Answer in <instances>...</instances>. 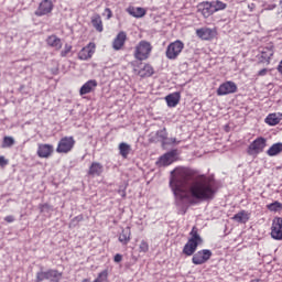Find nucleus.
I'll return each instance as SVG.
<instances>
[{
    "mask_svg": "<svg viewBox=\"0 0 282 282\" xmlns=\"http://www.w3.org/2000/svg\"><path fill=\"white\" fill-rule=\"evenodd\" d=\"M124 43H127V33L124 31H120L112 42V47L116 51L122 50V47H124Z\"/></svg>",
    "mask_w": 282,
    "mask_h": 282,
    "instance_id": "18",
    "label": "nucleus"
},
{
    "mask_svg": "<svg viewBox=\"0 0 282 282\" xmlns=\"http://www.w3.org/2000/svg\"><path fill=\"white\" fill-rule=\"evenodd\" d=\"M4 221H7V224H12V221H14V216L4 217Z\"/></svg>",
    "mask_w": 282,
    "mask_h": 282,
    "instance_id": "45",
    "label": "nucleus"
},
{
    "mask_svg": "<svg viewBox=\"0 0 282 282\" xmlns=\"http://www.w3.org/2000/svg\"><path fill=\"white\" fill-rule=\"evenodd\" d=\"M237 84L235 82H225L217 89V96H228V94H236Z\"/></svg>",
    "mask_w": 282,
    "mask_h": 282,
    "instance_id": "12",
    "label": "nucleus"
},
{
    "mask_svg": "<svg viewBox=\"0 0 282 282\" xmlns=\"http://www.w3.org/2000/svg\"><path fill=\"white\" fill-rule=\"evenodd\" d=\"M181 98H182V96L180 95V93H173V94L167 95L165 97L167 107H177V105H180Z\"/></svg>",
    "mask_w": 282,
    "mask_h": 282,
    "instance_id": "24",
    "label": "nucleus"
},
{
    "mask_svg": "<svg viewBox=\"0 0 282 282\" xmlns=\"http://www.w3.org/2000/svg\"><path fill=\"white\" fill-rule=\"evenodd\" d=\"M109 276V272L107 270L101 271L97 279L94 280V282H102V281H107V278Z\"/></svg>",
    "mask_w": 282,
    "mask_h": 282,
    "instance_id": "37",
    "label": "nucleus"
},
{
    "mask_svg": "<svg viewBox=\"0 0 282 282\" xmlns=\"http://www.w3.org/2000/svg\"><path fill=\"white\" fill-rule=\"evenodd\" d=\"M95 87H98V82H96V79H90V80L86 82L79 89L80 96L91 94L94 91Z\"/></svg>",
    "mask_w": 282,
    "mask_h": 282,
    "instance_id": "19",
    "label": "nucleus"
},
{
    "mask_svg": "<svg viewBox=\"0 0 282 282\" xmlns=\"http://www.w3.org/2000/svg\"><path fill=\"white\" fill-rule=\"evenodd\" d=\"M175 197V204L181 208L182 215H186L188 204L195 206L202 202H213L217 195V184L213 176L200 175L195 177V171L180 169L170 180Z\"/></svg>",
    "mask_w": 282,
    "mask_h": 282,
    "instance_id": "1",
    "label": "nucleus"
},
{
    "mask_svg": "<svg viewBox=\"0 0 282 282\" xmlns=\"http://www.w3.org/2000/svg\"><path fill=\"white\" fill-rule=\"evenodd\" d=\"M39 210L40 213H50L52 210H54V207H52V205L45 203V204H40L39 205Z\"/></svg>",
    "mask_w": 282,
    "mask_h": 282,
    "instance_id": "35",
    "label": "nucleus"
},
{
    "mask_svg": "<svg viewBox=\"0 0 282 282\" xmlns=\"http://www.w3.org/2000/svg\"><path fill=\"white\" fill-rule=\"evenodd\" d=\"M196 36L202 41H213L217 36V30L210 28H200L196 30Z\"/></svg>",
    "mask_w": 282,
    "mask_h": 282,
    "instance_id": "11",
    "label": "nucleus"
},
{
    "mask_svg": "<svg viewBox=\"0 0 282 282\" xmlns=\"http://www.w3.org/2000/svg\"><path fill=\"white\" fill-rule=\"evenodd\" d=\"M182 50H184V42L176 40L175 42H172L166 47V58L169 61H175L182 54Z\"/></svg>",
    "mask_w": 282,
    "mask_h": 282,
    "instance_id": "4",
    "label": "nucleus"
},
{
    "mask_svg": "<svg viewBox=\"0 0 282 282\" xmlns=\"http://www.w3.org/2000/svg\"><path fill=\"white\" fill-rule=\"evenodd\" d=\"M127 12L130 17H134V19H142L147 14V10L142 7H129Z\"/></svg>",
    "mask_w": 282,
    "mask_h": 282,
    "instance_id": "20",
    "label": "nucleus"
},
{
    "mask_svg": "<svg viewBox=\"0 0 282 282\" xmlns=\"http://www.w3.org/2000/svg\"><path fill=\"white\" fill-rule=\"evenodd\" d=\"M76 144V141L74 140V137H64L59 140L56 152L57 153H69L74 149V145Z\"/></svg>",
    "mask_w": 282,
    "mask_h": 282,
    "instance_id": "6",
    "label": "nucleus"
},
{
    "mask_svg": "<svg viewBox=\"0 0 282 282\" xmlns=\"http://www.w3.org/2000/svg\"><path fill=\"white\" fill-rule=\"evenodd\" d=\"M119 241L122 246H127L131 241V227H126L121 230Z\"/></svg>",
    "mask_w": 282,
    "mask_h": 282,
    "instance_id": "23",
    "label": "nucleus"
},
{
    "mask_svg": "<svg viewBox=\"0 0 282 282\" xmlns=\"http://www.w3.org/2000/svg\"><path fill=\"white\" fill-rule=\"evenodd\" d=\"M139 252H149V242L145 240H142L140 246H139Z\"/></svg>",
    "mask_w": 282,
    "mask_h": 282,
    "instance_id": "39",
    "label": "nucleus"
},
{
    "mask_svg": "<svg viewBox=\"0 0 282 282\" xmlns=\"http://www.w3.org/2000/svg\"><path fill=\"white\" fill-rule=\"evenodd\" d=\"M279 153H282V143H281V142L274 143V144L267 151V154H268L270 158H274V155H279Z\"/></svg>",
    "mask_w": 282,
    "mask_h": 282,
    "instance_id": "29",
    "label": "nucleus"
},
{
    "mask_svg": "<svg viewBox=\"0 0 282 282\" xmlns=\"http://www.w3.org/2000/svg\"><path fill=\"white\" fill-rule=\"evenodd\" d=\"M85 217L83 215L74 217L69 223V228H72V226L75 228V226H78V224H80V221H83Z\"/></svg>",
    "mask_w": 282,
    "mask_h": 282,
    "instance_id": "36",
    "label": "nucleus"
},
{
    "mask_svg": "<svg viewBox=\"0 0 282 282\" xmlns=\"http://www.w3.org/2000/svg\"><path fill=\"white\" fill-rule=\"evenodd\" d=\"M0 166H8V160H6V156L0 155Z\"/></svg>",
    "mask_w": 282,
    "mask_h": 282,
    "instance_id": "41",
    "label": "nucleus"
},
{
    "mask_svg": "<svg viewBox=\"0 0 282 282\" xmlns=\"http://www.w3.org/2000/svg\"><path fill=\"white\" fill-rule=\"evenodd\" d=\"M91 25L93 28H95L97 32H102L104 28H102V19L100 18V14H95L91 18Z\"/></svg>",
    "mask_w": 282,
    "mask_h": 282,
    "instance_id": "28",
    "label": "nucleus"
},
{
    "mask_svg": "<svg viewBox=\"0 0 282 282\" xmlns=\"http://www.w3.org/2000/svg\"><path fill=\"white\" fill-rule=\"evenodd\" d=\"M152 51L151 42L142 40L134 48V58L137 61H147L151 56Z\"/></svg>",
    "mask_w": 282,
    "mask_h": 282,
    "instance_id": "3",
    "label": "nucleus"
},
{
    "mask_svg": "<svg viewBox=\"0 0 282 282\" xmlns=\"http://www.w3.org/2000/svg\"><path fill=\"white\" fill-rule=\"evenodd\" d=\"M115 263H120V261H122V254L117 253L113 258Z\"/></svg>",
    "mask_w": 282,
    "mask_h": 282,
    "instance_id": "43",
    "label": "nucleus"
},
{
    "mask_svg": "<svg viewBox=\"0 0 282 282\" xmlns=\"http://www.w3.org/2000/svg\"><path fill=\"white\" fill-rule=\"evenodd\" d=\"M69 52H72V45L65 44L64 50L61 52V56L65 58Z\"/></svg>",
    "mask_w": 282,
    "mask_h": 282,
    "instance_id": "40",
    "label": "nucleus"
},
{
    "mask_svg": "<svg viewBox=\"0 0 282 282\" xmlns=\"http://www.w3.org/2000/svg\"><path fill=\"white\" fill-rule=\"evenodd\" d=\"M276 69H278V72H279V74H281V76H282V59H281V62L279 63Z\"/></svg>",
    "mask_w": 282,
    "mask_h": 282,
    "instance_id": "47",
    "label": "nucleus"
},
{
    "mask_svg": "<svg viewBox=\"0 0 282 282\" xmlns=\"http://www.w3.org/2000/svg\"><path fill=\"white\" fill-rule=\"evenodd\" d=\"M61 279H63V272H61V271H58L56 269H48L47 281L61 282Z\"/></svg>",
    "mask_w": 282,
    "mask_h": 282,
    "instance_id": "26",
    "label": "nucleus"
},
{
    "mask_svg": "<svg viewBox=\"0 0 282 282\" xmlns=\"http://www.w3.org/2000/svg\"><path fill=\"white\" fill-rule=\"evenodd\" d=\"M197 12H200L204 19H208V17H213V14H215L213 4L212 2H208V1L199 3Z\"/></svg>",
    "mask_w": 282,
    "mask_h": 282,
    "instance_id": "16",
    "label": "nucleus"
},
{
    "mask_svg": "<svg viewBox=\"0 0 282 282\" xmlns=\"http://www.w3.org/2000/svg\"><path fill=\"white\" fill-rule=\"evenodd\" d=\"M46 43L50 47H54V50L58 51L63 47V42L61 41V39L56 35H50L46 39Z\"/></svg>",
    "mask_w": 282,
    "mask_h": 282,
    "instance_id": "22",
    "label": "nucleus"
},
{
    "mask_svg": "<svg viewBox=\"0 0 282 282\" xmlns=\"http://www.w3.org/2000/svg\"><path fill=\"white\" fill-rule=\"evenodd\" d=\"M166 142H170L167 144H180V141H177L176 138H170L169 141H166Z\"/></svg>",
    "mask_w": 282,
    "mask_h": 282,
    "instance_id": "44",
    "label": "nucleus"
},
{
    "mask_svg": "<svg viewBox=\"0 0 282 282\" xmlns=\"http://www.w3.org/2000/svg\"><path fill=\"white\" fill-rule=\"evenodd\" d=\"M267 208L271 213H279L282 210V203H280L279 200H275V202L267 205Z\"/></svg>",
    "mask_w": 282,
    "mask_h": 282,
    "instance_id": "33",
    "label": "nucleus"
},
{
    "mask_svg": "<svg viewBox=\"0 0 282 282\" xmlns=\"http://www.w3.org/2000/svg\"><path fill=\"white\" fill-rule=\"evenodd\" d=\"M271 238L275 241H282V217H275L272 220Z\"/></svg>",
    "mask_w": 282,
    "mask_h": 282,
    "instance_id": "8",
    "label": "nucleus"
},
{
    "mask_svg": "<svg viewBox=\"0 0 282 282\" xmlns=\"http://www.w3.org/2000/svg\"><path fill=\"white\" fill-rule=\"evenodd\" d=\"M232 219L238 224H248V221H250V214H248L246 210H240L234 215Z\"/></svg>",
    "mask_w": 282,
    "mask_h": 282,
    "instance_id": "25",
    "label": "nucleus"
},
{
    "mask_svg": "<svg viewBox=\"0 0 282 282\" xmlns=\"http://www.w3.org/2000/svg\"><path fill=\"white\" fill-rule=\"evenodd\" d=\"M154 73L155 70L153 69V66H151V64H145L144 67L139 70V76L141 78H150Z\"/></svg>",
    "mask_w": 282,
    "mask_h": 282,
    "instance_id": "27",
    "label": "nucleus"
},
{
    "mask_svg": "<svg viewBox=\"0 0 282 282\" xmlns=\"http://www.w3.org/2000/svg\"><path fill=\"white\" fill-rule=\"evenodd\" d=\"M210 3L214 12H219V10H226V8H228V4L221 2L220 0H216Z\"/></svg>",
    "mask_w": 282,
    "mask_h": 282,
    "instance_id": "32",
    "label": "nucleus"
},
{
    "mask_svg": "<svg viewBox=\"0 0 282 282\" xmlns=\"http://www.w3.org/2000/svg\"><path fill=\"white\" fill-rule=\"evenodd\" d=\"M177 158V149L171 150L159 158L158 165L159 166H171L173 162H175Z\"/></svg>",
    "mask_w": 282,
    "mask_h": 282,
    "instance_id": "9",
    "label": "nucleus"
},
{
    "mask_svg": "<svg viewBox=\"0 0 282 282\" xmlns=\"http://www.w3.org/2000/svg\"><path fill=\"white\" fill-rule=\"evenodd\" d=\"M150 140L151 142H161L162 147L170 144V142H166L169 140V132H166V128L156 131L155 135H153Z\"/></svg>",
    "mask_w": 282,
    "mask_h": 282,
    "instance_id": "15",
    "label": "nucleus"
},
{
    "mask_svg": "<svg viewBox=\"0 0 282 282\" xmlns=\"http://www.w3.org/2000/svg\"><path fill=\"white\" fill-rule=\"evenodd\" d=\"M119 195H121V197H127V192H124V189H119Z\"/></svg>",
    "mask_w": 282,
    "mask_h": 282,
    "instance_id": "48",
    "label": "nucleus"
},
{
    "mask_svg": "<svg viewBox=\"0 0 282 282\" xmlns=\"http://www.w3.org/2000/svg\"><path fill=\"white\" fill-rule=\"evenodd\" d=\"M82 282H89V280H87V279H84Z\"/></svg>",
    "mask_w": 282,
    "mask_h": 282,
    "instance_id": "49",
    "label": "nucleus"
},
{
    "mask_svg": "<svg viewBox=\"0 0 282 282\" xmlns=\"http://www.w3.org/2000/svg\"><path fill=\"white\" fill-rule=\"evenodd\" d=\"M47 278H48V270L47 271H39L36 273L35 282L47 281Z\"/></svg>",
    "mask_w": 282,
    "mask_h": 282,
    "instance_id": "34",
    "label": "nucleus"
},
{
    "mask_svg": "<svg viewBox=\"0 0 282 282\" xmlns=\"http://www.w3.org/2000/svg\"><path fill=\"white\" fill-rule=\"evenodd\" d=\"M2 147H14V138L12 137H4L3 138V142H2Z\"/></svg>",
    "mask_w": 282,
    "mask_h": 282,
    "instance_id": "38",
    "label": "nucleus"
},
{
    "mask_svg": "<svg viewBox=\"0 0 282 282\" xmlns=\"http://www.w3.org/2000/svg\"><path fill=\"white\" fill-rule=\"evenodd\" d=\"M280 122H281V119L276 117V113H270L265 118V123L269 124L270 127H276V124H279Z\"/></svg>",
    "mask_w": 282,
    "mask_h": 282,
    "instance_id": "31",
    "label": "nucleus"
},
{
    "mask_svg": "<svg viewBox=\"0 0 282 282\" xmlns=\"http://www.w3.org/2000/svg\"><path fill=\"white\" fill-rule=\"evenodd\" d=\"M96 44L89 43L86 47H83L78 53L79 61H89L94 56Z\"/></svg>",
    "mask_w": 282,
    "mask_h": 282,
    "instance_id": "14",
    "label": "nucleus"
},
{
    "mask_svg": "<svg viewBox=\"0 0 282 282\" xmlns=\"http://www.w3.org/2000/svg\"><path fill=\"white\" fill-rule=\"evenodd\" d=\"M54 10V3L52 0H43L40 4L37 10L34 12L35 17H45L50 14Z\"/></svg>",
    "mask_w": 282,
    "mask_h": 282,
    "instance_id": "10",
    "label": "nucleus"
},
{
    "mask_svg": "<svg viewBox=\"0 0 282 282\" xmlns=\"http://www.w3.org/2000/svg\"><path fill=\"white\" fill-rule=\"evenodd\" d=\"M265 74H268V68H262L259 70L258 76H265Z\"/></svg>",
    "mask_w": 282,
    "mask_h": 282,
    "instance_id": "46",
    "label": "nucleus"
},
{
    "mask_svg": "<svg viewBox=\"0 0 282 282\" xmlns=\"http://www.w3.org/2000/svg\"><path fill=\"white\" fill-rule=\"evenodd\" d=\"M119 153L122 158H129V153H131V145L129 143L122 142L119 144Z\"/></svg>",
    "mask_w": 282,
    "mask_h": 282,
    "instance_id": "30",
    "label": "nucleus"
},
{
    "mask_svg": "<svg viewBox=\"0 0 282 282\" xmlns=\"http://www.w3.org/2000/svg\"><path fill=\"white\" fill-rule=\"evenodd\" d=\"M193 254L192 263H194V265H204V263L213 257V251H210V249H203Z\"/></svg>",
    "mask_w": 282,
    "mask_h": 282,
    "instance_id": "7",
    "label": "nucleus"
},
{
    "mask_svg": "<svg viewBox=\"0 0 282 282\" xmlns=\"http://www.w3.org/2000/svg\"><path fill=\"white\" fill-rule=\"evenodd\" d=\"M268 144V140L263 137L257 138L253 142H251L247 149L248 155H259V153H263V149H265Z\"/></svg>",
    "mask_w": 282,
    "mask_h": 282,
    "instance_id": "5",
    "label": "nucleus"
},
{
    "mask_svg": "<svg viewBox=\"0 0 282 282\" xmlns=\"http://www.w3.org/2000/svg\"><path fill=\"white\" fill-rule=\"evenodd\" d=\"M105 14H107V19H111L113 17V13L111 12V9H109V8L105 9Z\"/></svg>",
    "mask_w": 282,
    "mask_h": 282,
    "instance_id": "42",
    "label": "nucleus"
},
{
    "mask_svg": "<svg viewBox=\"0 0 282 282\" xmlns=\"http://www.w3.org/2000/svg\"><path fill=\"white\" fill-rule=\"evenodd\" d=\"M52 153H54V145L50 143H40L37 147V155L40 158H44L47 160V158H52Z\"/></svg>",
    "mask_w": 282,
    "mask_h": 282,
    "instance_id": "13",
    "label": "nucleus"
},
{
    "mask_svg": "<svg viewBox=\"0 0 282 282\" xmlns=\"http://www.w3.org/2000/svg\"><path fill=\"white\" fill-rule=\"evenodd\" d=\"M191 238L183 247V254L186 257H193L197 251V247L204 243V239L199 236V230L194 226L189 232Z\"/></svg>",
    "mask_w": 282,
    "mask_h": 282,
    "instance_id": "2",
    "label": "nucleus"
},
{
    "mask_svg": "<svg viewBox=\"0 0 282 282\" xmlns=\"http://www.w3.org/2000/svg\"><path fill=\"white\" fill-rule=\"evenodd\" d=\"M274 56V45L265 46L261 51V56L259 57L260 63H268L270 65V61Z\"/></svg>",
    "mask_w": 282,
    "mask_h": 282,
    "instance_id": "17",
    "label": "nucleus"
},
{
    "mask_svg": "<svg viewBox=\"0 0 282 282\" xmlns=\"http://www.w3.org/2000/svg\"><path fill=\"white\" fill-rule=\"evenodd\" d=\"M102 164L98 163V162H93L91 165L89 166L88 170V175H91L93 177H100V175H102Z\"/></svg>",
    "mask_w": 282,
    "mask_h": 282,
    "instance_id": "21",
    "label": "nucleus"
}]
</instances>
